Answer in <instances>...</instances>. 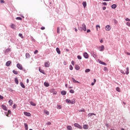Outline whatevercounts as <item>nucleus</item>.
<instances>
[{"label": "nucleus", "mask_w": 130, "mask_h": 130, "mask_svg": "<svg viewBox=\"0 0 130 130\" xmlns=\"http://www.w3.org/2000/svg\"><path fill=\"white\" fill-rule=\"evenodd\" d=\"M25 130H28V124L26 123H24Z\"/></svg>", "instance_id": "33"}, {"label": "nucleus", "mask_w": 130, "mask_h": 130, "mask_svg": "<svg viewBox=\"0 0 130 130\" xmlns=\"http://www.w3.org/2000/svg\"><path fill=\"white\" fill-rule=\"evenodd\" d=\"M70 93H71L72 94H74V93H75V91L73 89H70Z\"/></svg>", "instance_id": "40"}, {"label": "nucleus", "mask_w": 130, "mask_h": 130, "mask_svg": "<svg viewBox=\"0 0 130 130\" xmlns=\"http://www.w3.org/2000/svg\"><path fill=\"white\" fill-rule=\"evenodd\" d=\"M88 126L87 124L83 125L84 129H88Z\"/></svg>", "instance_id": "25"}, {"label": "nucleus", "mask_w": 130, "mask_h": 130, "mask_svg": "<svg viewBox=\"0 0 130 130\" xmlns=\"http://www.w3.org/2000/svg\"><path fill=\"white\" fill-rule=\"evenodd\" d=\"M92 115H96L94 113H88L87 116L88 117H91Z\"/></svg>", "instance_id": "16"}, {"label": "nucleus", "mask_w": 130, "mask_h": 130, "mask_svg": "<svg viewBox=\"0 0 130 130\" xmlns=\"http://www.w3.org/2000/svg\"><path fill=\"white\" fill-rule=\"evenodd\" d=\"M0 99H1V100L4 99V96H3V95H2L1 94H0Z\"/></svg>", "instance_id": "60"}, {"label": "nucleus", "mask_w": 130, "mask_h": 130, "mask_svg": "<svg viewBox=\"0 0 130 130\" xmlns=\"http://www.w3.org/2000/svg\"><path fill=\"white\" fill-rule=\"evenodd\" d=\"M72 81H73V83H76L77 84H80V82L75 80V78H72Z\"/></svg>", "instance_id": "13"}, {"label": "nucleus", "mask_w": 130, "mask_h": 130, "mask_svg": "<svg viewBox=\"0 0 130 130\" xmlns=\"http://www.w3.org/2000/svg\"><path fill=\"white\" fill-rule=\"evenodd\" d=\"M45 29V27H44V26H42L41 27V30H44Z\"/></svg>", "instance_id": "59"}, {"label": "nucleus", "mask_w": 130, "mask_h": 130, "mask_svg": "<svg viewBox=\"0 0 130 130\" xmlns=\"http://www.w3.org/2000/svg\"><path fill=\"white\" fill-rule=\"evenodd\" d=\"M82 5H83L84 8H86V7H87V2H83L82 3Z\"/></svg>", "instance_id": "23"}, {"label": "nucleus", "mask_w": 130, "mask_h": 130, "mask_svg": "<svg viewBox=\"0 0 130 130\" xmlns=\"http://www.w3.org/2000/svg\"><path fill=\"white\" fill-rule=\"evenodd\" d=\"M11 113H12V112L10 110H9L8 112H5L6 116H8V117L10 116H9V114H11Z\"/></svg>", "instance_id": "10"}, {"label": "nucleus", "mask_w": 130, "mask_h": 130, "mask_svg": "<svg viewBox=\"0 0 130 130\" xmlns=\"http://www.w3.org/2000/svg\"><path fill=\"white\" fill-rule=\"evenodd\" d=\"M15 82L17 84V85H18V84H19V80H18V78H15Z\"/></svg>", "instance_id": "31"}, {"label": "nucleus", "mask_w": 130, "mask_h": 130, "mask_svg": "<svg viewBox=\"0 0 130 130\" xmlns=\"http://www.w3.org/2000/svg\"><path fill=\"white\" fill-rule=\"evenodd\" d=\"M79 112H85V110L84 109L80 110Z\"/></svg>", "instance_id": "51"}, {"label": "nucleus", "mask_w": 130, "mask_h": 130, "mask_svg": "<svg viewBox=\"0 0 130 130\" xmlns=\"http://www.w3.org/2000/svg\"><path fill=\"white\" fill-rule=\"evenodd\" d=\"M30 104L32 106H36V104L35 103H34V102H30Z\"/></svg>", "instance_id": "32"}, {"label": "nucleus", "mask_w": 130, "mask_h": 130, "mask_svg": "<svg viewBox=\"0 0 130 130\" xmlns=\"http://www.w3.org/2000/svg\"><path fill=\"white\" fill-rule=\"evenodd\" d=\"M103 5L104 6H107V3H106V2H104V3H103Z\"/></svg>", "instance_id": "57"}, {"label": "nucleus", "mask_w": 130, "mask_h": 130, "mask_svg": "<svg viewBox=\"0 0 130 130\" xmlns=\"http://www.w3.org/2000/svg\"><path fill=\"white\" fill-rule=\"evenodd\" d=\"M86 32L87 33H90V32H91V30L90 29H87Z\"/></svg>", "instance_id": "62"}, {"label": "nucleus", "mask_w": 130, "mask_h": 130, "mask_svg": "<svg viewBox=\"0 0 130 130\" xmlns=\"http://www.w3.org/2000/svg\"><path fill=\"white\" fill-rule=\"evenodd\" d=\"M84 58H89V55L88 54L87 52H84L83 54Z\"/></svg>", "instance_id": "8"}, {"label": "nucleus", "mask_w": 130, "mask_h": 130, "mask_svg": "<svg viewBox=\"0 0 130 130\" xmlns=\"http://www.w3.org/2000/svg\"><path fill=\"white\" fill-rule=\"evenodd\" d=\"M44 85L45 87H49V83L48 82H44Z\"/></svg>", "instance_id": "27"}, {"label": "nucleus", "mask_w": 130, "mask_h": 130, "mask_svg": "<svg viewBox=\"0 0 130 130\" xmlns=\"http://www.w3.org/2000/svg\"><path fill=\"white\" fill-rule=\"evenodd\" d=\"M90 69H86L85 70V73H89V72H90Z\"/></svg>", "instance_id": "42"}, {"label": "nucleus", "mask_w": 130, "mask_h": 130, "mask_svg": "<svg viewBox=\"0 0 130 130\" xmlns=\"http://www.w3.org/2000/svg\"><path fill=\"white\" fill-rule=\"evenodd\" d=\"M50 66V62H49V61H48L45 63V68H49Z\"/></svg>", "instance_id": "9"}, {"label": "nucleus", "mask_w": 130, "mask_h": 130, "mask_svg": "<svg viewBox=\"0 0 130 130\" xmlns=\"http://www.w3.org/2000/svg\"><path fill=\"white\" fill-rule=\"evenodd\" d=\"M105 125H106V126L107 127H109V126L108 125V124L106 123V124H105Z\"/></svg>", "instance_id": "64"}, {"label": "nucleus", "mask_w": 130, "mask_h": 130, "mask_svg": "<svg viewBox=\"0 0 130 130\" xmlns=\"http://www.w3.org/2000/svg\"><path fill=\"white\" fill-rule=\"evenodd\" d=\"M23 114L25 116H31V114L30 113H28L27 112H24Z\"/></svg>", "instance_id": "11"}, {"label": "nucleus", "mask_w": 130, "mask_h": 130, "mask_svg": "<svg viewBox=\"0 0 130 130\" xmlns=\"http://www.w3.org/2000/svg\"><path fill=\"white\" fill-rule=\"evenodd\" d=\"M1 108H2V109H3V110H5L6 111H8L7 106H6V105H2Z\"/></svg>", "instance_id": "6"}, {"label": "nucleus", "mask_w": 130, "mask_h": 130, "mask_svg": "<svg viewBox=\"0 0 130 130\" xmlns=\"http://www.w3.org/2000/svg\"><path fill=\"white\" fill-rule=\"evenodd\" d=\"M46 125H50L51 124V122H48L46 123Z\"/></svg>", "instance_id": "46"}, {"label": "nucleus", "mask_w": 130, "mask_h": 130, "mask_svg": "<svg viewBox=\"0 0 130 130\" xmlns=\"http://www.w3.org/2000/svg\"><path fill=\"white\" fill-rule=\"evenodd\" d=\"M8 91H10V92H14V90L12 88H8Z\"/></svg>", "instance_id": "47"}, {"label": "nucleus", "mask_w": 130, "mask_h": 130, "mask_svg": "<svg viewBox=\"0 0 130 130\" xmlns=\"http://www.w3.org/2000/svg\"><path fill=\"white\" fill-rule=\"evenodd\" d=\"M73 66H72V65H70V70H71V71H73Z\"/></svg>", "instance_id": "49"}, {"label": "nucleus", "mask_w": 130, "mask_h": 130, "mask_svg": "<svg viewBox=\"0 0 130 130\" xmlns=\"http://www.w3.org/2000/svg\"><path fill=\"white\" fill-rule=\"evenodd\" d=\"M56 50L57 53H58V54H60V50H59V48H56Z\"/></svg>", "instance_id": "24"}, {"label": "nucleus", "mask_w": 130, "mask_h": 130, "mask_svg": "<svg viewBox=\"0 0 130 130\" xmlns=\"http://www.w3.org/2000/svg\"><path fill=\"white\" fill-rule=\"evenodd\" d=\"M10 27L11 28H12V29H16V28L17 27V26L13 23L11 24V26H10Z\"/></svg>", "instance_id": "14"}, {"label": "nucleus", "mask_w": 130, "mask_h": 130, "mask_svg": "<svg viewBox=\"0 0 130 130\" xmlns=\"http://www.w3.org/2000/svg\"><path fill=\"white\" fill-rule=\"evenodd\" d=\"M30 54H29L28 53H26L25 54L26 58H30Z\"/></svg>", "instance_id": "22"}, {"label": "nucleus", "mask_w": 130, "mask_h": 130, "mask_svg": "<svg viewBox=\"0 0 130 130\" xmlns=\"http://www.w3.org/2000/svg\"><path fill=\"white\" fill-rule=\"evenodd\" d=\"M103 10L104 11H105V10H106V7H103Z\"/></svg>", "instance_id": "63"}, {"label": "nucleus", "mask_w": 130, "mask_h": 130, "mask_svg": "<svg viewBox=\"0 0 130 130\" xmlns=\"http://www.w3.org/2000/svg\"><path fill=\"white\" fill-rule=\"evenodd\" d=\"M125 21H127V22H129L130 19H129L128 18H126L125 19Z\"/></svg>", "instance_id": "55"}, {"label": "nucleus", "mask_w": 130, "mask_h": 130, "mask_svg": "<svg viewBox=\"0 0 130 130\" xmlns=\"http://www.w3.org/2000/svg\"><path fill=\"white\" fill-rule=\"evenodd\" d=\"M45 113L47 115H49V112H48V111H45Z\"/></svg>", "instance_id": "45"}, {"label": "nucleus", "mask_w": 130, "mask_h": 130, "mask_svg": "<svg viewBox=\"0 0 130 130\" xmlns=\"http://www.w3.org/2000/svg\"><path fill=\"white\" fill-rule=\"evenodd\" d=\"M19 37H21V38H24V36H23V34H19Z\"/></svg>", "instance_id": "41"}, {"label": "nucleus", "mask_w": 130, "mask_h": 130, "mask_svg": "<svg viewBox=\"0 0 130 130\" xmlns=\"http://www.w3.org/2000/svg\"><path fill=\"white\" fill-rule=\"evenodd\" d=\"M75 69H76L77 71H79L80 70V67L78 65L75 66Z\"/></svg>", "instance_id": "34"}, {"label": "nucleus", "mask_w": 130, "mask_h": 130, "mask_svg": "<svg viewBox=\"0 0 130 130\" xmlns=\"http://www.w3.org/2000/svg\"><path fill=\"white\" fill-rule=\"evenodd\" d=\"M57 33L58 34H59V33H60V28H59V27H58L57 28Z\"/></svg>", "instance_id": "28"}, {"label": "nucleus", "mask_w": 130, "mask_h": 130, "mask_svg": "<svg viewBox=\"0 0 130 130\" xmlns=\"http://www.w3.org/2000/svg\"><path fill=\"white\" fill-rule=\"evenodd\" d=\"M12 63V61H8L6 62V67H10V65Z\"/></svg>", "instance_id": "15"}, {"label": "nucleus", "mask_w": 130, "mask_h": 130, "mask_svg": "<svg viewBox=\"0 0 130 130\" xmlns=\"http://www.w3.org/2000/svg\"><path fill=\"white\" fill-rule=\"evenodd\" d=\"M9 103L10 105H13V101H12V100H9Z\"/></svg>", "instance_id": "36"}, {"label": "nucleus", "mask_w": 130, "mask_h": 130, "mask_svg": "<svg viewBox=\"0 0 130 130\" xmlns=\"http://www.w3.org/2000/svg\"><path fill=\"white\" fill-rule=\"evenodd\" d=\"M126 75H128V74H129V69H128V67H127L126 68Z\"/></svg>", "instance_id": "20"}, {"label": "nucleus", "mask_w": 130, "mask_h": 130, "mask_svg": "<svg viewBox=\"0 0 130 130\" xmlns=\"http://www.w3.org/2000/svg\"><path fill=\"white\" fill-rule=\"evenodd\" d=\"M77 58L78 59H82V56H81L80 55H78Z\"/></svg>", "instance_id": "48"}, {"label": "nucleus", "mask_w": 130, "mask_h": 130, "mask_svg": "<svg viewBox=\"0 0 130 130\" xmlns=\"http://www.w3.org/2000/svg\"><path fill=\"white\" fill-rule=\"evenodd\" d=\"M126 25H127V26H128L129 27H130V22H127Z\"/></svg>", "instance_id": "58"}, {"label": "nucleus", "mask_w": 130, "mask_h": 130, "mask_svg": "<svg viewBox=\"0 0 130 130\" xmlns=\"http://www.w3.org/2000/svg\"><path fill=\"white\" fill-rule=\"evenodd\" d=\"M0 3L1 4H5V1H4V0H0Z\"/></svg>", "instance_id": "52"}, {"label": "nucleus", "mask_w": 130, "mask_h": 130, "mask_svg": "<svg viewBox=\"0 0 130 130\" xmlns=\"http://www.w3.org/2000/svg\"><path fill=\"white\" fill-rule=\"evenodd\" d=\"M125 53H126V54H127V55H130V53L129 52H125Z\"/></svg>", "instance_id": "61"}, {"label": "nucleus", "mask_w": 130, "mask_h": 130, "mask_svg": "<svg viewBox=\"0 0 130 130\" xmlns=\"http://www.w3.org/2000/svg\"><path fill=\"white\" fill-rule=\"evenodd\" d=\"M82 26H79L78 27V29L80 32H82V31H87V27L86 26V24L85 23H82Z\"/></svg>", "instance_id": "1"}, {"label": "nucleus", "mask_w": 130, "mask_h": 130, "mask_svg": "<svg viewBox=\"0 0 130 130\" xmlns=\"http://www.w3.org/2000/svg\"><path fill=\"white\" fill-rule=\"evenodd\" d=\"M9 52H11V49L8 48L5 50V51L4 52V53L5 54H6V53H9Z\"/></svg>", "instance_id": "12"}, {"label": "nucleus", "mask_w": 130, "mask_h": 130, "mask_svg": "<svg viewBox=\"0 0 130 130\" xmlns=\"http://www.w3.org/2000/svg\"><path fill=\"white\" fill-rule=\"evenodd\" d=\"M16 20H19V21H21L22 20V18L20 17H16Z\"/></svg>", "instance_id": "44"}, {"label": "nucleus", "mask_w": 130, "mask_h": 130, "mask_svg": "<svg viewBox=\"0 0 130 130\" xmlns=\"http://www.w3.org/2000/svg\"><path fill=\"white\" fill-rule=\"evenodd\" d=\"M61 94L63 96H64L65 95H67V91H66L64 90H62V91H61Z\"/></svg>", "instance_id": "17"}, {"label": "nucleus", "mask_w": 130, "mask_h": 130, "mask_svg": "<svg viewBox=\"0 0 130 130\" xmlns=\"http://www.w3.org/2000/svg\"><path fill=\"white\" fill-rule=\"evenodd\" d=\"M116 90L117 91V92H120V88L119 87H116Z\"/></svg>", "instance_id": "39"}, {"label": "nucleus", "mask_w": 130, "mask_h": 130, "mask_svg": "<svg viewBox=\"0 0 130 130\" xmlns=\"http://www.w3.org/2000/svg\"><path fill=\"white\" fill-rule=\"evenodd\" d=\"M17 107V105L16 104L13 105V108L15 109Z\"/></svg>", "instance_id": "56"}, {"label": "nucleus", "mask_w": 130, "mask_h": 130, "mask_svg": "<svg viewBox=\"0 0 130 130\" xmlns=\"http://www.w3.org/2000/svg\"><path fill=\"white\" fill-rule=\"evenodd\" d=\"M105 29L106 31H110V30H111V27H110V25H108L106 26Z\"/></svg>", "instance_id": "5"}, {"label": "nucleus", "mask_w": 130, "mask_h": 130, "mask_svg": "<svg viewBox=\"0 0 130 130\" xmlns=\"http://www.w3.org/2000/svg\"><path fill=\"white\" fill-rule=\"evenodd\" d=\"M13 73L14 74V75H18V72L16 71V70H13Z\"/></svg>", "instance_id": "38"}, {"label": "nucleus", "mask_w": 130, "mask_h": 130, "mask_svg": "<svg viewBox=\"0 0 130 130\" xmlns=\"http://www.w3.org/2000/svg\"><path fill=\"white\" fill-rule=\"evenodd\" d=\"M116 7H117V6L115 4H113L111 6L112 9H116Z\"/></svg>", "instance_id": "30"}, {"label": "nucleus", "mask_w": 130, "mask_h": 130, "mask_svg": "<svg viewBox=\"0 0 130 130\" xmlns=\"http://www.w3.org/2000/svg\"><path fill=\"white\" fill-rule=\"evenodd\" d=\"M76 103V101H75V99H73L72 101H71V104H75Z\"/></svg>", "instance_id": "29"}, {"label": "nucleus", "mask_w": 130, "mask_h": 130, "mask_svg": "<svg viewBox=\"0 0 130 130\" xmlns=\"http://www.w3.org/2000/svg\"><path fill=\"white\" fill-rule=\"evenodd\" d=\"M96 30H98V28H100V25H96Z\"/></svg>", "instance_id": "53"}, {"label": "nucleus", "mask_w": 130, "mask_h": 130, "mask_svg": "<svg viewBox=\"0 0 130 130\" xmlns=\"http://www.w3.org/2000/svg\"><path fill=\"white\" fill-rule=\"evenodd\" d=\"M57 109H61V105H57Z\"/></svg>", "instance_id": "35"}, {"label": "nucleus", "mask_w": 130, "mask_h": 130, "mask_svg": "<svg viewBox=\"0 0 130 130\" xmlns=\"http://www.w3.org/2000/svg\"><path fill=\"white\" fill-rule=\"evenodd\" d=\"M108 69H107V67H104V71H105V72H106L107 71H108Z\"/></svg>", "instance_id": "50"}, {"label": "nucleus", "mask_w": 130, "mask_h": 130, "mask_svg": "<svg viewBox=\"0 0 130 130\" xmlns=\"http://www.w3.org/2000/svg\"><path fill=\"white\" fill-rule=\"evenodd\" d=\"M35 54H37V53H38V50H36L34 52Z\"/></svg>", "instance_id": "54"}, {"label": "nucleus", "mask_w": 130, "mask_h": 130, "mask_svg": "<svg viewBox=\"0 0 130 130\" xmlns=\"http://www.w3.org/2000/svg\"><path fill=\"white\" fill-rule=\"evenodd\" d=\"M74 126H75V127H78V128H79L80 129H82V128H83V127L77 123H74Z\"/></svg>", "instance_id": "2"}, {"label": "nucleus", "mask_w": 130, "mask_h": 130, "mask_svg": "<svg viewBox=\"0 0 130 130\" xmlns=\"http://www.w3.org/2000/svg\"><path fill=\"white\" fill-rule=\"evenodd\" d=\"M113 21L115 24H117L118 23L117 20H116L115 19H113Z\"/></svg>", "instance_id": "43"}, {"label": "nucleus", "mask_w": 130, "mask_h": 130, "mask_svg": "<svg viewBox=\"0 0 130 130\" xmlns=\"http://www.w3.org/2000/svg\"><path fill=\"white\" fill-rule=\"evenodd\" d=\"M67 128L68 130H73V128L72 127V126H71V125L67 126Z\"/></svg>", "instance_id": "21"}, {"label": "nucleus", "mask_w": 130, "mask_h": 130, "mask_svg": "<svg viewBox=\"0 0 130 130\" xmlns=\"http://www.w3.org/2000/svg\"><path fill=\"white\" fill-rule=\"evenodd\" d=\"M16 67L19 69V70H23V66H22L20 63H17Z\"/></svg>", "instance_id": "4"}, {"label": "nucleus", "mask_w": 130, "mask_h": 130, "mask_svg": "<svg viewBox=\"0 0 130 130\" xmlns=\"http://www.w3.org/2000/svg\"><path fill=\"white\" fill-rule=\"evenodd\" d=\"M98 49L100 51H103V50H104V45H102L99 47Z\"/></svg>", "instance_id": "3"}, {"label": "nucleus", "mask_w": 130, "mask_h": 130, "mask_svg": "<svg viewBox=\"0 0 130 130\" xmlns=\"http://www.w3.org/2000/svg\"><path fill=\"white\" fill-rule=\"evenodd\" d=\"M71 100H69V99H66V102H67V103H69L70 104H71Z\"/></svg>", "instance_id": "37"}, {"label": "nucleus", "mask_w": 130, "mask_h": 130, "mask_svg": "<svg viewBox=\"0 0 130 130\" xmlns=\"http://www.w3.org/2000/svg\"><path fill=\"white\" fill-rule=\"evenodd\" d=\"M20 86L21 87H22V88H23L24 89H25V85H24V83H23V82H20Z\"/></svg>", "instance_id": "26"}, {"label": "nucleus", "mask_w": 130, "mask_h": 130, "mask_svg": "<svg viewBox=\"0 0 130 130\" xmlns=\"http://www.w3.org/2000/svg\"><path fill=\"white\" fill-rule=\"evenodd\" d=\"M99 63H100L101 64H103V66H107V64H106V63H105L101 60L99 61Z\"/></svg>", "instance_id": "18"}, {"label": "nucleus", "mask_w": 130, "mask_h": 130, "mask_svg": "<svg viewBox=\"0 0 130 130\" xmlns=\"http://www.w3.org/2000/svg\"><path fill=\"white\" fill-rule=\"evenodd\" d=\"M39 71L40 73H41L42 74H43V75H45V73H44V70H42L41 69L39 68Z\"/></svg>", "instance_id": "19"}, {"label": "nucleus", "mask_w": 130, "mask_h": 130, "mask_svg": "<svg viewBox=\"0 0 130 130\" xmlns=\"http://www.w3.org/2000/svg\"><path fill=\"white\" fill-rule=\"evenodd\" d=\"M91 55L94 57V58H97V55H96V53L94 51H92L91 52Z\"/></svg>", "instance_id": "7"}]
</instances>
